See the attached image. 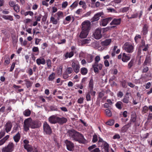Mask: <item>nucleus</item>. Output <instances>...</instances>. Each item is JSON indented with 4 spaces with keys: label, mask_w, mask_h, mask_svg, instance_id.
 I'll return each instance as SVG.
<instances>
[{
    "label": "nucleus",
    "mask_w": 152,
    "mask_h": 152,
    "mask_svg": "<svg viewBox=\"0 0 152 152\" xmlns=\"http://www.w3.org/2000/svg\"><path fill=\"white\" fill-rule=\"evenodd\" d=\"M80 72L83 75H86L88 72V69L85 67H82L81 69Z\"/></svg>",
    "instance_id": "nucleus-33"
},
{
    "label": "nucleus",
    "mask_w": 152,
    "mask_h": 152,
    "mask_svg": "<svg viewBox=\"0 0 152 152\" xmlns=\"http://www.w3.org/2000/svg\"><path fill=\"white\" fill-rule=\"evenodd\" d=\"M2 17L6 20H9L10 21L13 20V17L11 15H3L2 16Z\"/></svg>",
    "instance_id": "nucleus-28"
},
{
    "label": "nucleus",
    "mask_w": 152,
    "mask_h": 152,
    "mask_svg": "<svg viewBox=\"0 0 152 152\" xmlns=\"http://www.w3.org/2000/svg\"><path fill=\"white\" fill-rule=\"evenodd\" d=\"M48 14L47 13H45V15L43 16L42 19V22H45L47 20V19L48 17Z\"/></svg>",
    "instance_id": "nucleus-48"
},
{
    "label": "nucleus",
    "mask_w": 152,
    "mask_h": 152,
    "mask_svg": "<svg viewBox=\"0 0 152 152\" xmlns=\"http://www.w3.org/2000/svg\"><path fill=\"white\" fill-rule=\"evenodd\" d=\"M130 58L128 56L126 55L125 53H123L122 54V60L123 62H126L129 60Z\"/></svg>",
    "instance_id": "nucleus-26"
},
{
    "label": "nucleus",
    "mask_w": 152,
    "mask_h": 152,
    "mask_svg": "<svg viewBox=\"0 0 152 152\" xmlns=\"http://www.w3.org/2000/svg\"><path fill=\"white\" fill-rule=\"evenodd\" d=\"M48 120L50 123L52 124H56L58 123V117L53 115L49 118Z\"/></svg>",
    "instance_id": "nucleus-14"
},
{
    "label": "nucleus",
    "mask_w": 152,
    "mask_h": 152,
    "mask_svg": "<svg viewBox=\"0 0 152 152\" xmlns=\"http://www.w3.org/2000/svg\"><path fill=\"white\" fill-rule=\"evenodd\" d=\"M36 62L38 65H40V64H45L46 63V61L44 58L41 57L36 60Z\"/></svg>",
    "instance_id": "nucleus-16"
},
{
    "label": "nucleus",
    "mask_w": 152,
    "mask_h": 152,
    "mask_svg": "<svg viewBox=\"0 0 152 152\" xmlns=\"http://www.w3.org/2000/svg\"><path fill=\"white\" fill-rule=\"evenodd\" d=\"M50 109L51 111H58V109L57 107L54 106H51L50 107Z\"/></svg>",
    "instance_id": "nucleus-53"
},
{
    "label": "nucleus",
    "mask_w": 152,
    "mask_h": 152,
    "mask_svg": "<svg viewBox=\"0 0 152 152\" xmlns=\"http://www.w3.org/2000/svg\"><path fill=\"white\" fill-rule=\"evenodd\" d=\"M111 39H106L101 42V44L103 46H107L110 45L111 42Z\"/></svg>",
    "instance_id": "nucleus-21"
},
{
    "label": "nucleus",
    "mask_w": 152,
    "mask_h": 152,
    "mask_svg": "<svg viewBox=\"0 0 152 152\" xmlns=\"http://www.w3.org/2000/svg\"><path fill=\"white\" fill-rule=\"evenodd\" d=\"M31 114V112L29 109H26L23 112V114L25 116H29Z\"/></svg>",
    "instance_id": "nucleus-37"
},
{
    "label": "nucleus",
    "mask_w": 152,
    "mask_h": 152,
    "mask_svg": "<svg viewBox=\"0 0 152 152\" xmlns=\"http://www.w3.org/2000/svg\"><path fill=\"white\" fill-rule=\"evenodd\" d=\"M88 32H89L87 31L82 30V31L79 36L81 38H86L88 34Z\"/></svg>",
    "instance_id": "nucleus-18"
},
{
    "label": "nucleus",
    "mask_w": 152,
    "mask_h": 152,
    "mask_svg": "<svg viewBox=\"0 0 152 152\" xmlns=\"http://www.w3.org/2000/svg\"><path fill=\"white\" fill-rule=\"evenodd\" d=\"M115 105L117 108L119 110H121L122 108L123 103L121 101H118L116 103Z\"/></svg>",
    "instance_id": "nucleus-31"
},
{
    "label": "nucleus",
    "mask_w": 152,
    "mask_h": 152,
    "mask_svg": "<svg viewBox=\"0 0 152 152\" xmlns=\"http://www.w3.org/2000/svg\"><path fill=\"white\" fill-rule=\"evenodd\" d=\"M148 107L146 106H145L143 108L142 111L144 113H146L148 111Z\"/></svg>",
    "instance_id": "nucleus-62"
},
{
    "label": "nucleus",
    "mask_w": 152,
    "mask_h": 152,
    "mask_svg": "<svg viewBox=\"0 0 152 152\" xmlns=\"http://www.w3.org/2000/svg\"><path fill=\"white\" fill-rule=\"evenodd\" d=\"M20 7L18 4H16L14 7L13 9L17 13L20 11Z\"/></svg>",
    "instance_id": "nucleus-42"
},
{
    "label": "nucleus",
    "mask_w": 152,
    "mask_h": 152,
    "mask_svg": "<svg viewBox=\"0 0 152 152\" xmlns=\"http://www.w3.org/2000/svg\"><path fill=\"white\" fill-rule=\"evenodd\" d=\"M24 81L25 82V84L27 88H30L32 86L33 84L32 82L28 79H25L24 80Z\"/></svg>",
    "instance_id": "nucleus-24"
},
{
    "label": "nucleus",
    "mask_w": 152,
    "mask_h": 152,
    "mask_svg": "<svg viewBox=\"0 0 152 152\" xmlns=\"http://www.w3.org/2000/svg\"><path fill=\"white\" fill-rule=\"evenodd\" d=\"M104 145V149L107 152H108L109 150V145L106 142H104L103 143Z\"/></svg>",
    "instance_id": "nucleus-45"
},
{
    "label": "nucleus",
    "mask_w": 152,
    "mask_h": 152,
    "mask_svg": "<svg viewBox=\"0 0 152 152\" xmlns=\"http://www.w3.org/2000/svg\"><path fill=\"white\" fill-rule=\"evenodd\" d=\"M104 94V92L103 91H102L99 93L98 97L100 98H101Z\"/></svg>",
    "instance_id": "nucleus-60"
},
{
    "label": "nucleus",
    "mask_w": 152,
    "mask_h": 152,
    "mask_svg": "<svg viewBox=\"0 0 152 152\" xmlns=\"http://www.w3.org/2000/svg\"><path fill=\"white\" fill-rule=\"evenodd\" d=\"M105 112L106 115L108 117H110L112 115V112L111 111L108 109L105 110Z\"/></svg>",
    "instance_id": "nucleus-43"
},
{
    "label": "nucleus",
    "mask_w": 152,
    "mask_h": 152,
    "mask_svg": "<svg viewBox=\"0 0 152 152\" xmlns=\"http://www.w3.org/2000/svg\"><path fill=\"white\" fill-rule=\"evenodd\" d=\"M46 63L48 66L49 68L51 67V61L50 59H48L46 61Z\"/></svg>",
    "instance_id": "nucleus-56"
},
{
    "label": "nucleus",
    "mask_w": 152,
    "mask_h": 152,
    "mask_svg": "<svg viewBox=\"0 0 152 152\" xmlns=\"http://www.w3.org/2000/svg\"><path fill=\"white\" fill-rule=\"evenodd\" d=\"M15 145L12 142H10L8 145L1 149V152H12L14 150Z\"/></svg>",
    "instance_id": "nucleus-4"
},
{
    "label": "nucleus",
    "mask_w": 152,
    "mask_h": 152,
    "mask_svg": "<svg viewBox=\"0 0 152 152\" xmlns=\"http://www.w3.org/2000/svg\"><path fill=\"white\" fill-rule=\"evenodd\" d=\"M10 62V59L9 58H8L7 60H6L4 62V64L5 65L8 64Z\"/></svg>",
    "instance_id": "nucleus-63"
},
{
    "label": "nucleus",
    "mask_w": 152,
    "mask_h": 152,
    "mask_svg": "<svg viewBox=\"0 0 152 152\" xmlns=\"http://www.w3.org/2000/svg\"><path fill=\"white\" fill-rule=\"evenodd\" d=\"M134 123L135 126H139L140 125V120L139 118H135L134 116Z\"/></svg>",
    "instance_id": "nucleus-34"
},
{
    "label": "nucleus",
    "mask_w": 152,
    "mask_h": 152,
    "mask_svg": "<svg viewBox=\"0 0 152 152\" xmlns=\"http://www.w3.org/2000/svg\"><path fill=\"white\" fill-rule=\"evenodd\" d=\"M100 60V56H96L95 58V63L93 65H94V66H96L97 65V63H98V62Z\"/></svg>",
    "instance_id": "nucleus-40"
},
{
    "label": "nucleus",
    "mask_w": 152,
    "mask_h": 152,
    "mask_svg": "<svg viewBox=\"0 0 152 152\" xmlns=\"http://www.w3.org/2000/svg\"><path fill=\"white\" fill-rule=\"evenodd\" d=\"M50 19V21L53 24L56 25L57 24L58 21L57 18L56 19L53 17H51Z\"/></svg>",
    "instance_id": "nucleus-38"
},
{
    "label": "nucleus",
    "mask_w": 152,
    "mask_h": 152,
    "mask_svg": "<svg viewBox=\"0 0 152 152\" xmlns=\"http://www.w3.org/2000/svg\"><path fill=\"white\" fill-rule=\"evenodd\" d=\"M123 48L126 52L131 53L132 52L133 46L130 43L126 42L124 44Z\"/></svg>",
    "instance_id": "nucleus-7"
},
{
    "label": "nucleus",
    "mask_w": 152,
    "mask_h": 152,
    "mask_svg": "<svg viewBox=\"0 0 152 152\" xmlns=\"http://www.w3.org/2000/svg\"><path fill=\"white\" fill-rule=\"evenodd\" d=\"M67 121V119L64 117L60 118L58 117V123L61 124H63L66 123Z\"/></svg>",
    "instance_id": "nucleus-20"
},
{
    "label": "nucleus",
    "mask_w": 152,
    "mask_h": 152,
    "mask_svg": "<svg viewBox=\"0 0 152 152\" xmlns=\"http://www.w3.org/2000/svg\"><path fill=\"white\" fill-rule=\"evenodd\" d=\"M67 149L69 151H72L74 148V145L71 142L67 140L65 141Z\"/></svg>",
    "instance_id": "nucleus-11"
},
{
    "label": "nucleus",
    "mask_w": 152,
    "mask_h": 152,
    "mask_svg": "<svg viewBox=\"0 0 152 152\" xmlns=\"http://www.w3.org/2000/svg\"><path fill=\"white\" fill-rule=\"evenodd\" d=\"M96 147V145H92L89 146L88 149L89 151H90L91 152V151L93 150V149L94 148H95Z\"/></svg>",
    "instance_id": "nucleus-58"
},
{
    "label": "nucleus",
    "mask_w": 152,
    "mask_h": 152,
    "mask_svg": "<svg viewBox=\"0 0 152 152\" xmlns=\"http://www.w3.org/2000/svg\"><path fill=\"white\" fill-rule=\"evenodd\" d=\"M14 141L16 143L18 142L20 138V135L19 132H18L15 136L13 137Z\"/></svg>",
    "instance_id": "nucleus-22"
},
{
    "label": "nucleus",
    "mask_w": 152,
    "mask_h": 152,
    "mask_svg": "<svg viewBox=\"0 0 152 152\" xmlns=\"http://www.w3.org/2000/svg\"><path fill=\"white\" fill-rule=\"evenodd\" d=\"M141 38V36L140 35H136L134 37V40L137 43L138 42V39H140Z\"/></svg>",
    "instance_id": "nucleus-50"
},
{
    "label": "nucleus",
    "mask_w": 152,
    "mask_h": 152,
    "mask_svg": "<svg viewBox=\"0 0 152 152\" xmlns=\"http://www.w3.org/2000/svg\"><path fill=\"white\" fill-rule=\"evenodd\" d=\"M12 126V124L10 121H8L5 125V130L7 133L10 132Z\"/></svg>",
    "instance_id": "nucleus-13"
},
{
    "label": "nucleus",
    "mask_w": 152,
    "mask_h": 152,
    "mask_svg": "<svg viewBox=\"0 0 152 152\" xmlns=\"http://www.w3.org/2000/svg\"><path fill=\"white\" fill-rule=\"evenodd\" d=\"M35 129L39 127L37 122L32 121L31 118H29L25 120L24 122L23 127L25 131L27 132L29 130V127Z\"/></svg>",
    "instance_id": "nucleus-3"
},
{
    "label": "nucleus",
    "mask_w": 152,
    "mask_h": 152,
    "mask_svg": "<svg viewBox=\"0 0 152 152\" xmlns=\"http://www.w3.org/2000/svg\"><path fill=\"white\" fill-rule=\"evenodd\" d=\"M93 58L94 56H93L91 54L88 55L86 58L87 62L89 63L92 62L93 61Z\"/></svg>",
    "instance_id": "nucleus-32"
},
{
    "label": "nucleus",
    "mask_w": 152,
    "mask_h": 152,
    "mask_svg": "<svg viewBox=\"0 0 152 152\" xmlns=\"http://www.w3.org/2000/svg\"><path fill=\"white\" fill-rule=\"evenodd\" d=\"M74 55V53L73 51H71L69 52H67L65 54V57L66 59L68 58H70L72 57Z\"/></svg>",
    "instance_id": "nucleus-27"
},
{
    "label": "nucleus",
    "mask_w": 152,
    "mask_h": 152,
    "mask_svg": "<svg viewBox=\"0 0 152 152\" xmlns=\"http://www.w3.org/2000/svg\"><path fill=\"white\" fill-rule=\"evenodd\" d=\"M123 102L125 103H127L129 102V98L126 96H125L122 100Z\"/></svg>",
    "instance_id": "nucleus-49"
},
{
    "label": "nucleus",
    "mask_w": 152,
    "mask_h": 152,
    "mask_svg": "<svg viewBox=\"0 0 152 152\" xmlns=\"http://www.w3.org/2000/svg\"><path fill=\"white\" fill-rule=\"evenodd\" d=\"M113 18L112 17H107L105 18L101 19L100 22V25L101 26H105L110 22Z\"/></svg>",
    "instance_id": "nucleus-9"
},
{
    "label": "nucleus",
    "mask_w": 152,
    "mask_h": 152,
    "mask_svg": "<svg viewBox=\"0 0 152 152\" xmlns=\"http://www.w3.org/2000/svg\"><path fill=\"white\" fill-rule=\"evenodd\" d=\"M151 59L149 56H147L146 57L145 60L144 62V64L145 65H146L147 64L150 62Z\"/></svg>",
    "instance_id": "nucleus-41"
},
{
    "label": "nucleus",
    "mask_w": 152,
    "mask_h": 152,
    "mask_svg": "<svg viewBox=\"0 0 152 152\" xmlns=\"http://www.w3.org/2000/svg\"><path fill=\"white\" fill-rule=\"evenodd\" d=\"M68 132L70 138L72 140L77 141L80 143L86 144L87 143V140L85 139L83 135L75 130H69Z\"/></svg>",
    "instance_id": "nucleus-2"
},
{
    "label": "nucleus",
    "mask_w": 152,
    "mask_h": 152,
    "mask_svg": "<svg viewBox=\"0 0 152 152\" xmlns=\"http://www.w3.org/2000/svg\"><path fill=\"white\" fill-rule=\"evenodd\" d=\"M55 15L56 16V18L58 20L63 16V12L61 11H58L55 14Z\"/></svg>",
    "instance_id": "nucleus-23"
},
{
    "label": "nucleus",
    "mask_w": 152,
    "mask_h": 152,
    "mask_svg": "<svg viewBox=\"0 0 152 152\" xmlns=\"http://www.w3.org/2000/svg\"><path fill=\"white\" fill-rule=\"evenodd\" d=\"M24 147L28 152H31L33 150L32 146L30 145H24Z\"/></svg>",
    "instance_id": "nucleus-30"
},
{
    "label": "nucleus",
    "mask_w": 152,
    "mask_h": 152,
    "mask_svg": "<svg viewBox=\"0 0 152 152\" xmlns=\"http://www.w3.org/2000/svg\"><path fill=\"white\" fill-rule=\"evenodd\" d=\"M91 24V22L89 20L85 21L81 24L82 30L89 32Z\"/></svg>",
    "instance_id": "nucleus-6"
},
{
    "label": "nucleus",
    "mask_w": 152,
    "mask_h": 152,
    "mask_svg": "<svg viewBox=\"0 0 152 152\" xmlns=\"http://www.w3.org/2000/svg\"><path fill=\"white\" fill-rule=\"evenodd\" d=\"M121 22V19H114L112 22L110 23V24L111 25H119Z\"/></svg>",
    "instance_id": "nucleus-17"
},
{
    "label": "nucleus",
    "mask_w": 152,
    "mask_h": 152,
    "mask_svg": "<svg viewBox=\"0 0 152 152\" xmlns=\"http://www.w3.org/2000/svg\"><path fill=\"white\" fill-rule=\"evenodd\" d=\"M43 132L46 134L50 135L52 133L51 129L49 125L46 122H44L43 125Z\"/></svg>",
    "instance_id": "nucleus-5"
},
{
    "label": "nucleus",
    "mask_w": 152,
    "mask_h": 152,
    "mask_svg": "<svg viewBox=\"0 0 152 152\" xmlns=\"http://www.w3.org/2000/svg\"><path fill=\"white\" fill-rule=\"evenodd\" d=\"M84 100V98L83 97H81L78 99L77 102L79 104H82L83 103Z\"/></svg>",
    "instance_id": "nucleus-61"
},
{
    "label": "nucleus",
    "mask_w": 152,
    "mask_h": 152,
    "mask_svg": "<svg viewBox=\"0 0 152 152\" xmlns=\"http://www.w3.org/2000/svg\"><path fill=\"white\" fill-rule=\"evenodd\" d=\"M152 119V113H149L148 117V121L147 122H150Z\"/></svg>",
    "instance_id": "nucleus-59"
},
{
    "label": "nucleus",
    "mask_w": 152,
    "mask_h": 152,
    "mask_svg": "<svg viewBox=\"0 0 152 152\" xmlns=\"http://www.w3.org/2000/svg\"><path fill=\"white\" fill-rule=\"evenodd\" d=\"M73 71L72 68L71 67H68L66 69L67 72L69 74H70Z\"/></svg>",
    "instance_id": "nucleus-52"
},
{
    "label": "nucleus",
    "mask_w": 152,
    "mask_h": 152,
    "mask_svg": "<svg viewBox=\"0 0 152 152\" xmlns=\"http://www.w3.org/2000/svg\"><path fill=\"white\" fill-rule=\"evenodd\" d=\"M78 5V2L77 1L74 2L71 6V7H72L73 9L75 8Z\"/></svg>",
    "instance_id": "nucleus-54"
},
{
    "label": "nucleus",
    "mask_w": 152,
    "mask_h": 152,
    "mask_svg": "<svg viewBox=\"0 0 152 152\" xmlns=\"http://www.w3.org/2000/svg\"><path fill=\"white\" fill-rule=\"evenodd\" d=\"M32 51L33 52H38L39 53V50L38 48L37 47H34L32 49Z\"/></svg>",
    "instance_id": "nucleus-57"
},
{
    "label": "nucleus",
    "mask_w": 152,
    "mask_h": 152,
    "mask_svg": "<svg viewBox=\"0 0 152 152\" xmlns=\"http://www.w3.org/2000/svg\"><path fill=\"white\" fill-rule=\"evenodd\" d=\"M103 15L102 12H99L95 14L94 17L91 19V22H94L98 21L99 20L100 17Z\"/></svg>",
    "instance_id": "nucleus-12"
},
{
    "label": "nucleus",
    "mask_w": 152,
    "mask_h": 152,
    "mask_svg": "<svg viewBox=\"0 0 152 152\" xmlns=\"http://www.w3.org/2000/svg\"><path fill=\"white\" fill-rule=\"evenodd\" d=\"M98 66L99 69L100 70H101L102 68V65L100 63L99 64L97 63V65L96 66H94V65H92V67L94 69V71L95 73H98L99 72L98 69L97 68Z\"/></svg>",
    "instance_id": "nucleus-15"
},
{
    "label": "nucleus",
    "mask_w": 152,
    "mask_h": 152,
    "mask_svg": "<svg viewBox=\"0 0 152 152\" xmlns=\"http://www.w3.org/2000/svg\"><path fill=\"white\" fill-rule=\"evenodd\" d=\"M129 125V123H128L127 125H125L122 128V131L123 132H125L126 131L127 129V126Z\"/></svg>",
    "instance_id": "nucleus-55"
},
{
    "label": "nucleus",
    "mask_w": 152,
    "mask_h": 152,
    "mask_svg": "<svg viewBox=\"0 0 152 152\" xmlns=\"http://www.w3.org/2000/svg\"><path fill=\"white\" fill-rule=\"evenodd\" d=\"M114 121L113 120H110L106 123L107 125L109 126H112L114 124Z\"/></svg>",
    "instance_id": "nucleus-44"
},
{
    "label": "nucleus",
    "mask_w": 152,
    "mask_h": 152,
    "mask_svg": "<svg viewBox=\"0 0 152 152\" xmlns=\"http://www.w3.org/2000/svg\"><path fill=\"white\" fill-rule=\"evenodd\" d=\"M88 86L89 90H93L94 89V80L92 77L91 78V79L88 84Z\"/></svg>",
    "instance_id": "nucleus-19"
},
{
    "label": "nucleus",
    "mask_w": 152,
    "mask_h": 152,
    "mask_svg": "<svg viewBox=\"0 0 152 152\" xmlns=\"http://www.w3.org/2000/svg\"><path fill=\"white\" fill-rule=\"evenodd\" d=\"M34 13L32 11H29L26 12L24 13L25 16H26L27 15H29L31 16H32L33 15Z\"/></svg>",
    "instance_id": "nucleus-51"
},
{
    "label": "nucleus",
    "mask_w": 152,
    "mask_h": 152,
    "mask_svg": "<svg viewBox=\"0 0 152 152\" xmlns=\"http://www.w3.org/2000/svg\"><path fill=\"white\" fill-rule=\"evenodd\" d=\"M72 66L76 73H77L79 72L80 65L78 61H76L72 62Z\"/></svg>",
    "instance_id": "nucleus-8"
},
{
    "label": "nucleus",
    "mask_w": 152,
    "mask_h": 152,
    "mask_svg": "<svg viewBox=\"0 0 152 152\" xmlns=\"http://www.w3.org/2000/svg\"><path fill=\"white\" fill-rule=\"evenodd\" d=\"M98 140L97 136L96 134H94L93 136V138L92 139V141L94 142H96Z\"/></svg>",
    "instance_id": "nucleus-47"
},
{
    "label": "nucleus",
    "mask_w": 152,
    "mask_h": 152,
    "mask_svg": "<svg viewBox=\"0 0 152 152\" xmlns=\"http://www.w3.org/2000/svg\"><path fill=\"white\" fill-rule=\"evenodd\" d=\"M94 35L96 39H101L102 37L101 29L99 28L96 29L94 33Z\"/></svg>",
    "instance_id": "nucleus-10"
},
{
    "label": "nucleus",
    "mask_w": 152,
    "mask_h": 152,
    "mask_svg": "<svg viewBox=\"0 0 152 152\" xmlns=\"http://www.w3.org/2000/svg\"><path fill=\"white\" fill-rule=\"evenodd\" d=\"M86 100L88 101H90L91 100V96L90 93L88 92L86 96Z\"/></svg>",
    "instance_id": "nucleus-46"
},
{
    "label": "nucleus",
    "mask_w": 152,
    "mask_h": 152,
    "mask_svg": "<svg viewBox=\"0 0 152 152\" xmlns=\"http://www.w3.org/2000/svg\"><path fill=\"white\" fill-rule=\"evenodd\" d=\"M148 32V26L146 24L144 25L143 28L142 33L144 35H145Z\"/></svg>",
    "instance_id": "nucleus-39"
},
{
    "label": "nucleus",
    "mask_w": 152,
    "mask_h": 152,
    "mask_svg": "<svg viewBox=\"0 0 152 152\" xmlns=\"http://www.w3.org/2000/svg\"><path fill=\"white\" fill-rule=\"evenodd\" d=\"M56 77V75L54 72H52L49 76L48 80L49 81H53Z\"/></svg>",
    "instance_id": "nucleus-25"
},
{
    "label": "nucleus",
    "mask_w": 152,
    "mask_h": 152,
    "mask_svg": "<svg viewBox=\"0 0 152 152\" xmlns=\"http://www.w3.org/2000/svg\"><path fill=\"white\" fill-rule=\"evenodd\" d=\"M91 41V39H83L81 41V44L83 45L90 43Z\"/></svg>",
    "instance_id": "nucleus-35"
},
{
    "label": "nucleus",
    "mask_w": 152,
    "mask_h": 152,
    "mask_svg": "<svg viewBox=\"0 0 152 152\" xmlns=\"http://www.w3.org/2000/svg\"><path fill=\"white\" fill-rule=\"evenodd\" d=\"M142 11H140L139 12H138L134 14V18H137L138 17L139 18H141V16L142 15Z\"/></svg>",
    "instance_id": "nucleus-36"
},
{
    "label": "nucleus",
    "mask_w": 152,
    "mask_h": 152,
    "mask_svg": "<svg viewBox=\"0 0 152 152\" xmlns=\"http://www.w3.org/2000/svg\"><path fill=\"white\" fill-rule=\"evenodd\" d=\"M68 132L70 138L72 140L77 141L80 143L86 144L87 143V140L85 139L83 135L75 130H69Z\"/></svg>",
    "instance_id": "nucleus-1"
},
{
    "label": "nucleus",
    "mask_w": 152,
    "mask_h": 152,
    "mask_svg": "<svg viewBox=\"0 0 152 152\" xmlns=\"http://www.w3.org/2000/svg\"><path fill=\"white\" fill-rule=\"evenodd\" d=\"M104 107L107 108H110L111 107V105L107 103H104Z\"/></svg>",
    "instance_id": "nucleus-64"
},
{
    "label": "nucleus",
    "mask_w": 152,
    "mask_h": 152,
    "mask_svg": "<svg viewBox=\"0 0 152 152\" xmlns=\"http://www.w3.org/2000/svg\"><path fill=\"white\" fill-rule=\"evenodd\" d=\"M9 137V135H7L0 140V145H3Z\"/></svg>",
    "instance_id": "nucleus-29"
}]
</instances>
